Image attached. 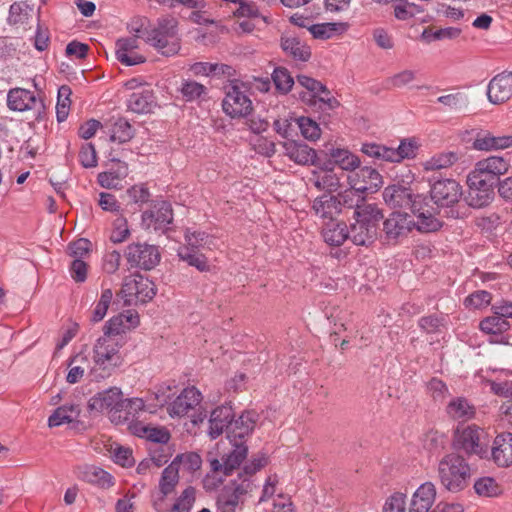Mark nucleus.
<instances>
[{
    "label": "nucleus",
    "mask_w": 512,
    "mask_h": 512,
    "mask_svg": "<svg viewBox=\"0 0 512 512\" xmlns=\"http://www.w3.org/2000/svg\"><path fill=\"white\" fill-rule=\"evenodd\" d=\"M38 103L35 94L27 89L15 88L8 92L7 104L11 110L26 111L33 109Z\"/></svg>",
    "instance_id": "cd10ccee"
},
{
    "label": "nucleus",
    "mask_w": 512,
    "mask_h": 512,
    "mask_svg": "<svg viewBox=\"0 0 512 512\" xmlns=\"http://www.w3.org/2000/svg\"><path fill=\"white\" fill-rule=\"evenodd\" d=\"M179 481V469L176 462H171L162 472L159 489L163 496H167L174 490Z\"/></svg>",
    "instance_id": "79ce46f5"
},
{
    "label": "nucleus",
    "mask_w": 512,
    "mask_h": 512,
    "mask_svg": "<svg viewBox=\"0 0 512 512\" xmlns=\"http://www.w3.org/2000/svg\"><path fill=\"white\" fill-rule=\"evenodd\" d=\"M81 409L77 404H65L57 409L48 418V425L50 427H58L62 424H69L77 421Z\"/></svg>",
    "instance_id": "f704fd0d"
},
{
    "label": "nucleus",
    "mask_w": 512,
    "mask_h": 512,
    "mask_svg": "<svg viewBox=\"0 0 512 512\" xmlns=\"http://www.w3.org/2000/svg\"><path fill=\"white\" fill-rule=\"evenodd\" d=\"M462 194V187L456 180L440 179L430 186V196L428 197L439 208L449 209L446 211L447 217L457 218L459 213L453 207L459 202Z\"/></svg>",
    "instance_id": "39448f33"
},
{
    "label": "nucleus",
    "mask_w": 512,
    "mask_h": 512,
    "mask_svg": "<svg viewBox=\"0 0 512 512\" xmlns=\"http://www.w3.org/2000/svg\"><path fill=\"white\" fill-rule=\"evenodd\" d=\"M348 183H352L356 190L362 194L376 192L382 185V176L372 167L364 166L356 173L347 177Z\"/></svg>",
    "instance_id": "dca6fc26"
},
{
    "label": "nucleus",
    "mask_w": 512,
    "mask_h": 512,
    "mask_svg": "<svg viewBox=\"0 0 512 512\" xmlns=\"http://www.w3.org/2000/svg\"><path fill=\"white\" fill-rule=\"evenodd\" d=\"M420 12L421 9L418 5L410 3L407 0H400L394 6V15L399 20H408Z\"/></svg>",
    "instance_id": "69168bd1"
},
{
    "label": "nucleus",
    "mask_w": 512,
    "mask_h": 512,
    "mask_svg": "<svg viewBox=\"0 0 512 512\" xmlns=\"http://www.w3.org/2000/svg\"><path fill=\"white\" fill-rule=\"evenodd\" d=\"M509 170V163L500 156H489L476 162L474 168L468 173L479 179H484L493 187L498 186L500 176L505 175Z\"/></svg>",
    "instance_id": "9b49d317"
},
{
    "label": "nucleus",
    "mask_w": 512,
    "mask_h": 512,
    "mask_svg": "<svg viewBox=\"0 0 512 512\" xmlns=\"http://www.w3.org/2000/svg\"><path fill=\"white\" fill-rule=\"evenodd\" d=\"M112 297L113 293L111 289H105L102 291L100 299L93 310L92 321L99 322L105 317L108 307L112 301Z\"/></svg>",
    "instance_id": "e2e57ef3"
},
{
    "label": "nucleus",
    "mask_w": 512,
    "mask_h": 512,
    "mask_svg": "<svg viewBox=\"0 0 512 512\" xmlns=\"http://www.w3.org/2000/svg\"><path fill=\"white\" fill-rule=\"evenodd\" d=\"M467 194L464 197L466 204L474 209L487 207L495 198V187L485 182L484 179H477L467 175Z\"/></svg>",
    "instance_id": "ddd939ff"
},
{
    "label": "nucleus",
    "mask_w": 512,
    "mask_h": 512,
    "mask_svg": "<svg viewBox=\"0 0 512 512\" xmlns=\"http://www.w3.org/2000/svg\"><path fill=\"white\" fill-rule=\"evenodd\" d=\"M196 490L192 486H188L183 490L181 495L177 498L173 505V510H180L183 512H190L195 502Z\"/></svg>",
    "instance_id": "338daca9"
},
{
    "label": "nucleus",
    "mask_w": 512,
    "mask_h": 512,
    "mask_svg": "<svg viewBox=\"0 0 512 512\" xmlns=\"http://www.w3.org/2000/svg\"><path fill=\"white\" fill-rule=\"evenodd\" d=\"M339 202L335 195L324 193L313 200L312 211L323 221L332 222L340 215Z\"/></svg>",
    "instance_id": "5701e85b"
},
{
    "label": "nucleus",
    "mask_w": 512,
    "mask_h": 512,
    "mask_svg": "<svg viewBox=\"0 0 512 512\" xmlns=\"http://www.w3.org/2000/svg\"><path fill=\"white\" fill-rule=\"evenodd\" d=\"M487 97L492 104H501L512 97V72L504 71L494 76L487 87Z\"/></svg>",
    "instance_id": "2eb2a0df"
},
{
    "label": "nucleus",
    "mask_w": 512,
    "mask_h": 512,
    "mask_svg": "<svg viewBox=\"0 0 512 512\" xmlns=\"http://www.w3.org/2000/svg\"><path fill=\"white\" fill-rule=\"evenodd\" d=\"M458 160V154L452 151L439 153L434 155L424 164L425 170L433 171L448 168Z\"/></svg>",
    "instance_id": "a18cd8bd"
},
{
    "label": "nucleus",
    "mask_w": 512,
    "mask_h": 512,
    "mask_svg": "<svg viewBox=\"0 0 512 512\" xmlns=\"http://www.w3.org/2000/svg\"><path fill=\"white\" fill-rule=\"evenodd\" d=\"M297 83L307 90V92L300 93L303 101L312 103L320 94H329V90L325 85L309 76H297Z\"/></svg>",
    "instance_id": "58836bf2"
},
{
    "label": "nucleus",
    "mask_w": 512,
    "mask_h": 512,
    "mask_svg": "<svg viewBox=\"0 0 512 512\" xmlns=\"http://www.w3.org/2000/svg\"><path fill=\"white\" fill-rule=\"evenodd\" d=\"M202 394L194 386L185 388L169 405L168 412L172 417H182L194 410L201 402Z\"/></svg>",
    "instance_id": "a211bd4d"
},
{
    "label": "nucleus",
    "mask_w": 512,
    "mask_h": 512,
    "mask_svg": "<svg viewBox=\"0 0 512 512\" xmlns=\"http://www.w3.org/2000/svg\"><path fill=\"white\" fill-rule=\"evenodd\" d=\"M258 415L254 411L243 412L238 419L232 421L231 430L228 431V438L230 441H240L249 435L256 424Z\"/></svg>",
    "instance_id": "a878e982"
},
{
    "label": "nucleus",
    "mask_w": 512,
    "mask_h": 512,
    "mask_svg": "<svg viewBox=\"0 0 512 512\" xmlns=\"http://www.w3.org/2000/svg\"><path fill=\"white\" fill-rule=\"evenodd\" d=\"M340 24L319 23L308 27L309 32L316 39L326 40L333 37L339 31Z\"/></svg>",
    "instance_id": "13d9d810"
},
{
    "label": "nucleus",
    "mask_w": 512,
    "mask_h": 512,
    "mask_svg": "<svg viewBox=\"0 0 512 512\" xmlns=\"http://www.w3.org/2000/svg\"><path fill=\"white\" fill-rule=\"evenodd\" d=\"M361 152L368 157L390 162L391 148L377 143H364Z\"/></svg>",
    "instance_id": "4d7b16f0"
},
{
    "label": "nucleus",
    "mask_w": 512,
    "mask_h": 512,
    "mask_svg": "<svg viewBox=\"0 0 512 512\" xmlns=\"http://www.w3.org/2000/svg\"><path fill=\"white\" fill-rule=\"evenodd\" d=\"M134 432L140 437L158 445L167 444L170 440V433L165 428L149 427L141 424L134 425Z\"/></svg>",
    "instance_id": "ea45409f"
},
{
    "label": "nucleus",
    "mask_w": 512,
    "mask_h": 512,
    "mask_svg": "<svg viewBox=\"0 0 512 512\" xmlns=\"http://www.w3.org/2000/svg\"><path fill=\"white\" fill-rule=\"evenodd\" d=\"M461 34V29L456 27H446L438 30L425 29L422 33V38L427 42L455 39Z\"/></svg>",
    "instance_id": "5fc2aeb1"
},
{
    "label": "nucleus",
    "mask_w": 512,
    "mask_h": 512,
    "mask_svg": "<svg viewBox=\"0 0 512 512\" xmlns=\"http://www.w3.org/2000/svg\"><path fill=\"white\" fill-rule=\"evenodd\" d=\"M125 256L133 268L151 270L160 261V253L155 245L147 243H132L127 246Z\"/></svg>",
    "instance_id": "f8f14e48"
},
{
    "label": "nucleus",
    "mask_w": 512,
    "mask_h": 512,
    "mask_svg": "<svg viewBox=\"0 0 512 512\" xmlns=\"http://www.w3.org/2000/svg\"><path fill=\"white\" fill-rule=\"evenodd\" d=\"M68 367L69 371L66 380L70 384H75L82 379L86 371L89 370V373L91 374V368L93 366H91L88 356L85 353L80 352L69 359Z\"/></svg>",
    "instance_id": "473e14b6"
},
{
    "label": "nucleus",
    "mask_w": 512,
    "mask_h": 512,
    "mask_svg": "<svg viewBox=\"0 0 512 512\" xmlns=\"http://www.w3.org/2000/svg\"><path fill=\"white\" fill-rule=\"evenodd\" d=\"M172 462H176L178 469L182 468L190 473L197 471L202 464L201 457L195 452L177 455Z\"/></svg>",
    "instance_id": "3c124183"
},
{
    "label": "nucleus",
    "mask_w": 512,
    "mask_h": 512,
    "mask_svg": "<svg viewBox=\"0 0 512 512\" xmlns=\"http://www.w3.org/2000/svg\"><path fill=\"white\" fill-rule=\"evenodd\" d=\"M353 218L360 223L372 225L377 229L383 215L376 204L366 203L364 200L358 209L353 212Z\"/></svg>",
    "instance_id": "4c0bfd02"
},
{
    "label": "nucleus",
    "mask_w": 512,
    "mask_h": 512,
    "mask_svg": "<svg viewBox=\"0 0 512 512\" xmlns=\"http://www.w3.org/2000/svg\"><path fill=\"white\" fill-rule=\"evenodd\" d=\"M134 136V129L125 118H118L110 128V140L112 142L126 143Z\"/></svg>",
    "instance_id": "a19ab883"
},
{
    "label": "nucleus",
    "mask_w": 512,
    "mask_h": 512,
    "mask_svg": "<svg viewBox=\"0 0 512 512\" xmlns=\"http://www.w3.org/2000/svg\"><path fill=\"white\" fill-rule=\"evenodd\" d=\"M122 298L125 303H146L156 295L155 285L148 278L136 275L126 278L121 288Z\"/></svg>",
    "instance_id": "9d476101"
},
{
    "label": "nucleus",
    "mask_w": 512,
    "mask_h": 512,
    "mask_svg": "<svg viewBox=\"0 0 512 512\" xmlns=\"http://www.w3.org/2000/svg\"><path fill=\"white\" fill-rule=\"evenodd\" d=\"M416 196L410 188L402 185H390L383 191V199L391 208H409L411 210Z\"/></svg>",
    "instance_id": "aec40b11"
},
{
    "label": "nucleus",
    "mask_w": 512,
    "mask_h": 512,
    "mask_svg": "<svg viewBox=\"0 0 512 512\" xmlns=\"http://www.w3.org/2000/svg\"><path fill=\"white\" fill-rule=\"evenodd\" d=\"M382 512H406V495L401 492L391 494L386 499Z\"/></svg>",
    "instance_id": "774afa93"
},
{
    "label": "nucleus",
    "mask_w": 512,
    "mask_h": 512,
    "mask_svg": "<svg viewBox=\"0 0 512 512\" xmlns=\"http://www.w3.org/2000/svg\"><path fill=\"white\" fill-rule=\"evenodd\" d=\"M173 222L172 206L167 201H159L142 213L141 225L144 229L166 232Z\"/></svg>",
    "instance_id": "4468645a"
},
{
    "label": "nucleus",
    "mask_w": 512,
    "mask_h": 512,
    "mask_svg": "<svg viewBox=\"0 0 512 512\" xmlns=\"http://www.w3.org/2000/svg\"><path fill=\"white\" fill-rule=\"evenodd\" d=\"M120 345L116 338L103 335L94 345V365L91 368V380L100 381L109 377L121 364Z\"/></svg>",
    "instance_id": "20e7f679"
},
{
    "label": "nucleus",
    "mask_w": 512,
    "mask_h": 512,
    "mask_svg": "<svg viewBox=\"0 0 512 512\" xmlns=\"http://www.w3.org/2000/svg\"><path fill=\"white\" fill-rule=\"evenodd\" d=\"M436 487L432 482H425L414 492L409 512H430L435 501Z\"/></svg>",
    "instance_id": "b1692460"
},
{
    "label": "nucleus",
    "mask_w": 512,
    "mask_h": 512,
    "mask_svg": "<svg viewBox=\"0 0 512 512\" xmlns=\"http://www.w3.org/2000/svg\"><path fill=\"white\" fill-rule=\"evenodd\" d=\"M280 44L284 53L295 61L307 62L311 58V48L298 37L284 35Z\"/></svg>",
    "instance_id": "bb28decb"
},
{
    "label": "nucleus",
    "mask_w": 512,
    "mask_h": 512,
    "mask_svg": "<svg viewBox=\"0 0 512 512\" xmlns=\"http://www.w3.org/2000/svg\"><path fill=\"white\" fill-rule=\"evenodd\" d=\"M414 229V219L406 212H392L383 222V239L395 245L407 238Z\"/></svg>",
    "instance_id": "1a4fd4ad"
},
{
    "label": "nucleus",
    "mask_w": 512,
    "mask_h": 512,
    "mask_svg": "<svg viewBox=\"0 0 512 512\" xmlns=\"http://www.w3.org/2000/svg\"><path fill=\"white\" fill-rule=\"evenodd\" d=\"M416 143L410 139H404L400 142L398 148H391L390 162L399 163L404 159L413 158L416 154Z\"/></svg>",
    "instance_id": "de8ad7c7"
},
{
    "label": "nucleus",
    "mask_w": 512,
    "mask_h": 512,
    "mask_svg": "<svg viewBox=\"0 0 512 512\" xmlns=\"http://www.w3.org/2000/svg\"><path fill=\"white\" fill-rule=\"evenodd\" d=\"M492 296L485 290H478L468 295L464 300V305L471 309H481L490 304Z\"/></svg>",
    "instance_id": "bf43d9fd"
},
{
    "label": "nucleus",
    "mask_w": 512,
    "mask_h": 512,
    "mask_svg": "<svg viewBox=\"0 0 512 512\" xmlns=\"http://www.w3.org/2000/svg\"><path fill=\"white\" fill-rule=\"evenodd\" d=\"M198 251L199 250H192L190 247H180L178 249V256L181 260L195 267L200 272L207 271L209 269L207 258Z\"/></svg>",
    "instance_id": "37998d69"
},
{
    "label": "nucleus",
    "mask_w": 512,
    "mask_h": 512,
    "mask_svg": "<svg viewBox=\"0 0 512 512\" xmlns=\"http://www.w3.org/2000/svg\"><path fill=\"white\" fill-rule=\"evenodd\" d=\"M324 241L331 246H341L349 239L347 225L344 222H327L322 230Z\"/></svg>",
    "instance_id": "72a5a7b5"
},
{
    "label": "nucleus",
    "mask_w": 512,
    "mask_h": 512,
    "mask_svg": "<svg viewBox=\"0 0 512 512\" xmlns=\"http://www.w3.org/2000/svg\"><path fill=\"white\" fill-rule=\"evenodd\" d=\"M185 241L186 246L190 247L192 250H199L209 243V235L203 231H191V229H186L185 231Z\"/></svg>",
    "instance_id": "052dcab7"
},
{
    "label": "nucleus",
    "mask_w": 512,
    "mask_h": 512,
    "mask_svg": "<svg viewBox=\"0 0 512 512\" xmlns=\"http://www.w3.org/2000/svg\"><path fill=\"white\" fill-rule=\"evenodd\" d=\"M265 464V458H254L243 467L237 478L222 487L216 498L218 512H236L242 509L246 496L257 487L254 475Z\"/></svg>",
    "instance_id": "f257e3e1"
},
{
    "label": "nucleus",
    "mask_w": 512,
    "mask_h": 512,
    "mask_svg": "<svg viewBox=\"0 0 512 512\" xmlns=\"http://www.w3.org/2000/svg\"><path fill=\"white\" fill-rule=\"evenodd\" d=\"M474 490L483 497H496L501 493L500 486L492 477H482L476 480Z\"/></svg>",
    "instance_id": "09e8293b"
},
{
    "label": "nucleus",
    "mask_w": 512,
    "mask_h": 512,
    "mask_svg": "<svg viewBox=\"0 0 512 512\" xmlns=\"http://www.w3.org/2000/svg\"><path fill=\"white\" fill-rule=\"evenodd\" d=\"M145 42L163 56L176 55L181 49L178 21L174 17H162L146 32Z\"/></svg>",
    "instance_id": "7ed1b4c3"
},
{
    "label": "nucleus",
    "mask_w": 512,
    "mask_h": 512,
    "mask_svg": "<svg viewBox=\"0 0 512 512\" xmlns=\"http://www.w3.org/2000/svg\"><path fill=\"white\" fill-rule=\"evenodd\" d=\"M349 185V189L335 195L336 201L339 202L340 214L344 213L346 210H353L354 212L365 200V194L356 190V187L352 183H349Z\"/></svg>",
    "instance_id": "e433bc0d"
},
{
    "label": "nucleus",
    "mask_w": 512,
    "mask_h": 512,
    "mask_svg": "<svg viewBox=\"0 0 512 512\" xmlns=\"http://www.w3.org/2000/svg\"><path fill=\"white\" fill-rule=\"evenodd\" d=\"M436 473L437 479L445 490L458 493L468 487L471 467L463 456L451 452L438 461Z\"/></svg>",
    "instance_id": "f03ea898"
},
{
    "label": "nucleus",
    "mask_w": 512,
    "mask_h": 512,
    "mask_svg": "<svg viewBox=\"0 0 512 512\" xmlns=\"http://www.w3.org/2000/svg\"><path fill=\"white\" fill-rule=\"evenodd\" d=\"M446 412L454 420L466 421L474 417L476 410L466 398L457 397L448 403Z\"/></svg>",
    "instance_id": "c9c22d12"
},
{
    "label": "nucleus",
    "mask_w": 512,
    "mask_h": 512,
    "mask_svg": "<svg viewBox=\"0 0 512 512\" xmlns=\"http://www.w3.org/2000/svg\"><path fill=\"white\" fill-rule=\"evenodd\" d=\"M32 8L25 2H14L9 9L8 23L10 25L24 24L29 16Z\"/></svg>",
    "instance_id": "8fccbe9b"
},
{
    "label": "nucleus",
    "mask_w": 512,
    "mask_h": 512,
    "mask_svg": "<svg viewBox=\"0 0 512 512\" xmlns=\"http://www.w3.org/2000/svg\"><path fill=\"white\" fill-rule=\"evenodd\" d=\"M417 76V72L411 69H404L391 77H389L386 82L387 85L392 88L401 89L409 86Z\"/></svg>",
    "instance_id": "6e6d98bb"
},
{
    "label": "nucleus",
    "mask_w": 512,
    "mask_h": 512,
    "mask_svg": "<svg viewBox=\"0 0 512 512\" xmlns=\"http://www.w3.org/2000/svg\"><path fill=\"white\" fill-rule=\"evenodd\" d=\"M123 404L122 391L117 387H111L91 397L88 406L90 410L99 412L104 410L119 411Z\"/></svg>",
    "instance_id": "6ab92c4d"
},
{
    "label": "nucleus",
    "mask_w": 512,
    "mask_h": 512,
    "mask_svg": "<svg viewBox=\"0 0 512 512\" xmlns=\"http://www.w3.org/2000/svg\"><path fill=\"white\" fill-rule=\"evenodd\" d=\"M233 418L234 414L232 407L223 405L215 408L211 412L209 419V436L212 439H216L224 432L225 429H227V432L231 430Z\"/></svg>",
    "instance_id": "4be33fe9"
},
{
    "label": "nucleus",
    "mask_w": 512,
    "mask_h": 512,
    "mask_svg": "<svg viewBox=\"0 0 512 512\" xmlns=\"http://www.w3.org/2000/svg\"><path fill=\"white\" fill-rule=\"evenodd\" d=\"M349 232V239L358 246H368L374 242L377 236V229L372 225L360 223L355 220L351 224Z\"/></svg>",
    "instance_id": "7c9ffc66"
},
{
    "label": "nucleus",
    "mask_w": 512,
    "mask_h": 512,
    "mask_svg": "<svg viewBox=\"0 0 512 512\" xmlns=\"http://www.w3.org/2000/svg\"><path fill=\"white\" fill-rule=\"evenodd\" d=\"M180 91L186 101H194L205 95L207 88L194 80H184Z\"/></svg>",
    "instance_id": "864d4df0"
},
{
    "label": "nucleus",
    "mask_w": 512,
    "mask_h": 512,
    "mask_svg": "<svg viewBox=\"0 0 512 512\" xmlns=\"http://www.w3.org/2000/svg\"><path fill=\"white\" fill-rule=\"evenodd\" d=\"M441 208L434 204L427 195L417 194L411 212L413 213L414 229L421 233L438 231L443 223L437 217Z\"/></svg>",
    "instance_id": "0eeeda50"
},
{
    "label": "nucleus",
    "mask_w": 512,
    "mask_h": 512,
    "mask_svg": "<svg viewBox=\"0 0 512 512\" xmlns=\"http://www.w3.org/2000/svg\"><path fill=\"white\" fill-rule=\"evenodd\" d=\"M485 432L476 425L458 427L454 433L453 447L467 455L489 458V448L484 443Z\"/></svg>",
    "instance_id": "423d86ee"
},
{
    "label": "nucleus",
    "mask_w": 512,
    "mask_h": 512,
    "mask_svg": "<svg viewBox=\"0 0 512 512\" xmlns=\"http://www.w3.org/2000/svg\"><path fill=\"white\" fill-rule=\"evenodd\" d=\"M233 445V450L223 457V473L225 476L237 469L241 463L246 459L248 454V447L240 441H230Z\"/></svg>",
    "instance_id": "2f4dec72"
},
{
    "label": "nucleus",
    "mask_w": 512,
    "mask_h": 512,
    "mask_svg": "<svg viewBox=\"0 0 512 512\" xmlns=\"http://www.w3.org/2000/svg\"><path fill=\"white\" fill-rule=\"evenodd\" d=\"M509 327V322L497 314L488 316L479 323V328L482 332L493 335L501 334L507 331Z\"/></svg>",
    "instance_id": "c03bdc74"
},
{
    "label": "nucleus",
    "mask_w": 512,
    "mask_h": 512,
    "mask_svg": "<svg viewBox=\"0 0 512 512\" xmlns=\"http://www.w3.org/2000/svg\"><path fill=\"white\" fill-rule=\"evenodd\" d=\"M228 68L227 65H219L208 62H196L190 67V71L198 76V75H216L220 73H224L225 69Z\"/></svg>",
    "instance_id": "680f3d73"
},
{
    "label": "nucleus",
    "mask_w": 512,
    "mask_h": 512,
    "mask_svg": "<svg viewBox=\"0 0 512 512\" xmlns=\"http://www.w3.org/2000/svg\"><path fill=\"white\" fill-rule=\"evenodd\" d=\"M295 124L305 139L309 141H316L320 138L321 129L319 124L311 118L304 116L298 117L295 120Z\"/></svg>",
    "instance_id": "49530a36"
},
{
    "label": "nucleus",
    "mask_w": 512,
    "mask_h": 512,
    "mask_svg": "<svg viewBox=\"0 0 512 512\" xmlns=\"http://www.w3.org/2000/svg\"><path fill=\"white\" fill-rule=\"evenodd\" d=\"M437 102L443 104L451 110H459L466 107L468 98L461 92L443 95L437 98Z\"/></svg>",
    "instance_id": "0e129e2a"
},
{
    "label": "nucleus",
    "mask_w": 512,
    "mask_h": 512,
    "mask_svg": "<svg viewBox=\"0 0 512 512\" xmlns=\"http://www.w3.org/2000/svg\"><path fill=\"white\" fill-rule=\"evenodd\" d=\"M313 182L319 190L330 194L341 187V177L334 171L331 162L324 163L319 172L313 173Z\"/></svg>",
    "instance_id": "393cba45"
},
{
    "label": "nucleus",
    "mask_w": 512,
    "mask_h": 512,
    "mask_svg": "<svg viewBox=\"0 0 512 512\" xmlns=\"http://www.w3.org/2000/svg\"><path fill=\"white\" fill-rule=\"evenodd\" d=\"M330 160L332 167L338 166L343 171H354L360 166L358 156L350 152L348 149L333 148L330 150Z\"/></svg>",
    "instance_id": "c756f323"
},
{
    "label": "nucleus",
    "mask_w": 512,
    "mask_h": 512,
    "mask_svg": "<svg viewBox=\"0 0 512 512\" xmlns=\"http://www.w3.org/2000/svg\"><path fill=\"white\" fill-rule=\"evenodd\" d=\"M222 109L231 118L246 117L251 113L252 101L247 95V87L244 83L234 80L225 87Z\"/></svg>",
    "instance_id": "6e6552de"
},
{
    "label": "nucleus",
    "mask_w": 512,
    "mask_h": 512,
    "mask_svg": "<svg viewBox=\"0 0 512 512\" xmlns=\"http://www.w3.org/2000/svg\"><path fill=\"white\" fill-rule=\"evenodd\" d=\"M282 146L285 150V155L289 157V159L296 164L299 165H314L317 153L316 151L309 147L307 144L295 141V140H287L282 143Z\"/></svg>",
    "instance_id": "412c9836"
},
{
    "label": "nucleus",
    "mask_w": 512,
    "mask_h": 512,
    "mask_svg": "<svg viewBox=\"0 0 512 512\" xmlns=\"http://www.w3.org/2000/svg\"><path fill=\"white\" fill-rule=\"evenodd\" d=\"M272 80L276 89L283 94L288 93L294 84V80L290 73L283 67H277L274 69L272 73Z\"/></svg>",
    "instance_id": "603ef678"
},
{
    "label": "nucleus",
    "mask_w": 512,
    "mask_h": 512,
    "mask_svg": "<svg viewBox=\"0 0 512 512\" xmlns=\"http://www.w3.org/2000/svg\"><path fill=\"white\" fill-rule=\"evenodd\" d=\"M488 459H491L498 467L512 465V433H500L494 438L489 449Z\"/></svg>",
    "instance_id": "f3484780"
},
{
    "label": "nucleus",
    "mask_w": 512,
    "mask_h": 512,
    "mask_svg": "<svg viewBox=\"0 0 512 512\" xmlns=\"http://www.w3.org/2000/svg\"><path fill=\"white\" fill-rule=\"evenodd\" d=\"M154 106V94L148 89L133 92L127 100L128 109L138 114L150 113Z\"/></svg>",
    "instance_id": "c85d7f7f"
}]
</instances>
